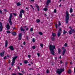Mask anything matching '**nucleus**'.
<instances>
[{
  "label": "nucleus",
  "mask_w": 75,
  "mask_h": 75,
  "mask_svg": "<svg viewBox=\"0 0 75 75\" xmlns=\"http://www.w3.org/2000/svg\"><path fill=\"white\" fill-rule=\"evenodd\" d=\"M55 49V45H49V50L52 55H54L55 54V52H54Z\"/></svg>",
  "instance_id": "f257e3e1"
},
{
  "label": "nucleus",
  "mask_w": 75,
  "mask_h": 75,
  "mask_svg": "<svg viewBox=\"0 0 75 75\" xmlns=\"http://www.w3.org/2000/svg\"><path fill=\"white\" fill-rule=\"evenodd\" d=\"M66 16L65 22L66 24H68V23L69 19V13L68 11H66Z\"/></svg>",
  "instance_id": "f03ea898"
},
{
  "label": "nucleus",
  "mask_w": 75,
  "mask_h": 75,
  "mask_svg": "<svg viewBox=\"0 0 75 75\" xmlns=\"http://www.w3.org/2000/svg\"><path fill=\"white\" fill-rule=\"evenodd\" d=\"M65 69L60 68V69H57L56 71L57 74H58V75H61V74L63 72H64Z\"/></svg>",
  "instance_id": "7ed1b4c3"
},
{
  "label": "nucleus",
  "mask_w": 75,
  "mask_h": 75,
  "mask_svg": "<svg viewBox=\"0 0 75 75\" xmlns=\"http://www.w3.org/2000/svg\"><path fill=\"white\" fill-rule=\"evenodd\" d=\"M13 15V13H11L10 15V16L9 17V18L8 19V21L9 24H10V25H12V24H13V23L12 21H11V18L12 17V15Z\"/></svg>",
  "instance_id": "20e7f679"
},
{
  "label": "nucleus",
  "mask_w": 75,
  "mask_h": 75,
  "mask_svg": "<svg viewBox=\"0 0 75 75\" xmlns=\"http://www.w3.org/2000/svg\"><path fill=\"white\" fill-rule=\"evenodd\" d=\"M18 58V56H16L15 57H14L12 59V63L11 64V65L13 66L14 65V64L15 63V61H16V58Z\"/></svg>",
  "instance_id": "39448f33"
},
{
  "label": "nucleus",
  "mask_w": 75,
  "mask_h": 75,
  "mask_svg": "<svg viewBox=\"0 0 75 75\" xmlns=\"http://www.w3.org/2000/svg\"><path fill=\"white\" fill-rule=\"evenodd\" d=\"M25 11L23 9H21L20 11V14L19 15L20 18H22V13L24 14Z\"/></svg>",
  "instance_id": "423d86ee"
},
{
  "label": "nucleus",
  "mask_w": 75,
  "mask_h": 75,
  "mask_svg": "<svg viewBox=\"0 0 75 75\" xmlns=\"http://www.w3.org/2000/svg\"><path fill=\"white\" fill-rule=\"evenodd\" d=\"M2 31H3V24L1 22H0V32H1Z\"/></svg>",
  "instance_id": "0eeeda50"
},
{
  "label": "nucleus",
  "mask_w": 75,
  "mask_h": 75,
  "mask_svg": "<svg viewBox=\"0 0 75 75\" xmlns=\"http://www.w3.org/2000/svg\"><path fill=\"white\" fill-rule=\"evenodd\" d=\"M18 36L19 38H18V40H21L22 38V34L21 33H19Z\"/></svg>",
  "instance_id": "6e6552de"
},
{
  "label": "nucleus",
  "mask_w": 75,
  "mask_h": 75,
  "mask_svg": "<svg viewBox=\"0 0 75 75\" xmlns=\"http://www.w3.org/2000/svg\"><path fill=\"white\" fill-rule=\"evenodd\" d=\"M51 0H47V1L46 3V4L47 6H48L49 4L51 3Z\"/></svg>",
  "instance_id": "1a4fd4ad"
},
{
  "label": "nucleus",
  "mask_w": 75,
  "mask_h": 75,
  "mask_svg": "<svg viewBox=\"0 0 75 75\" xmlns=\"http://www.w3.org/2000/svg\"><path fill=\"white\" fill-rule=\"evenodd\" d=\"M11 50V51H13L14 50V47H13V45H11L10 46H9L8 47Z\"/></svg>",
  "instance_id": "9d476101"
},
{
  "label": "nucleus",
  "mask_w": 75,
  "mask_h": 75,
  "mask_svg": "<svg viewBox=\"0 0 75 75\" xmlns=\"http://www.w3.org/2000/svg\"><path fill=\"white\" fill-rule=\"evenodd\" d=\"M35 6L37 8V10L38 11H40V8L39 7V6H38V4H35Z\"/></svg>",
  "instance_id": "9b49d317"
},
{
  "label": "nucleus",
  "mask_w": 75,
  "mask_h": 75,
  "mask_svg": "<svg viewBox=\"0 0 75 75\" xmlns=\"http://www.w3.org/2000/svg\"><path fill=\"white\" fill-rule=\"evenodd\" d=\"M61 33L59 31H58L57 32V35L58 37H59L61 36Z\"/></svg>",
  "instance_id": "f8f14e48"
},
{
  "label": "nucleus",
  "mask_w": 75,
  "mask_h": 75,
  "mask_svg": "<svg viewBox=\"0 0 75 75\" xmlns=\"http://www.w3.org/2000/svg\"><path fill=\"white\" fill-rule=\"evenodd\" d=\"M6 27L7 29V30H9V29H10V25L7 23V25L6 26Z\"/></svg>",
  "instance_id": "ddd939ff"
},
{
  "label": "nucleus",
  "mask_w": 75,
  "mask_h": 75,
  "mask_svg": "<svg viewBox=\"0 0 75 75\" xmlns=\"http://www.w3.org/2000/svg\"><path fill=\"white\" fill-rule=\"evenodd\" d=\"M4 51L0 53V56H1V57H3V56L4 55Z\"/></svg>",
  "instance_id": "4468645a"
},
{
  "label": "nucleus",
  "mask_w": 75,
  "mask_h": 75,
  "mask_svg": "<svg viewBox=\"0 0 75 75\" xmlns=\"http://www.w3.org/2000/svg\"><path fill=\"white\" fill-rule=\"evenodd\" d=\"M12 34L13 36H15V35H17V33L15 32H12Z\"/></svg>",
  "instance_id": "2eb2a0df"
},
{
  "label": "nucleus",
  "mask_w": 75,
  "mask_h": 75,
  "mask_svg": "<svg viewBox=\"0 0 75 75\" xmlns=\"http://www.w3.org/2000/svg\"><path fill=\"white\" fill-rule=\"evenodd\" d=\"M65 52H66V49H64L62 52V55H65Z\"/></svg>",
  "instance_id": "dca6fc26"
},
{
  "label": "nucleus",
  "mask_w": 75,
  "mask_h": 75,
  "mask_svg": "<svg viewBox=\"0 0 75 75\" xmlns=\"http://www.w3.org/2000/svg\"><path fill=\"white\" fill-rule=\"evenodd\" d=\"M20 30L21 31H23V32H24V31H25V29H24L22 27H21L20 28Z\"/></svg>",
  "instance_id": "f3484780"
},
{
  "label": "nucleus",
  "mask_w": 75,
  "mask_h": 75,
  "mask_svg": "<svg viewBox=\"0 0 75 75\" xmlns=\"http://www.w3.org/2000/svg\"><path fill=\"white\" fill-rule=\"evenodd\" d=\"M16 5L17 6H21V4H20V2H18L17 4Z\"/></svg>",
  "instance_id": "a211bd4d"
},
{
  "label": "nucleus",
  "mask_w": 75,
  "mask_h": 75,
  "mask_svg": "<svg viewBox=\"0 0 75 75\" xmlns=\"http://www.w3.org/2000/svg\"><path fill=\"white\" fill-rule=\"evenodd\" d=\"M56 35H56V34H55V33H52V36H53V37H55Z\"/></svg>",
  "instance_id": "6ab92c4d"
},
{
  "label": "nucleus",
  "mask_w": 75,
  "mask_h": 75,
  "mask_svg": "<svg viewBox=\"0 0 75 75\" xmlns=\"http://www.w3.org/2000/svg\"><path fill=\"white\" fill-rule=\"evenodd\" d=\"M61 25V22L59 21L58 23L57 24V25L58 27L60 26V25Z\"/></svg>",
  "instance_id": "aec40b11"
},
{
  "label": "nucleus",
  "mask_w": 75,
  "mask_h": 75,
  "mask_svg": "<svg viewBox=\"0 0 75 75\" xmlns=\"http://www.w3.org/2000/svg\"><path fill=\"white\" fill-rule=\"evenodd\" d=\"M24 63L25 64H28V61H27V60H25L24 61Z\"/></svg>",
  "instance_id": "412c9836"
},
{
  "label": "nucleus",
  "mask_w": 75,
  "mask_h": 75,
  "mask_svg": "<svg viewBox=\"0 0 75 75\" xmlns=\"http://www.w3.org/2000/svg\"><path fill=\"white\" fill-rule=\"evenodd\" d=\"M70 13H72V12H73V9L72 8H70Z\"/></svg>",
  "instance_id": "4be33fe9"
},
{
  "label": "nucleus",
  "mask_w": 75,
  "mask_h": 75,
  "mask_svg": "<svg viewBox=\"0 0 75 75\" xmlns=\"http://www.w3.org/2000/svg\"><path fill=\"white\" fill-rule=\"evenodd\" d=\"M61 50L60 48H59L58 49V54H59L60 52H61Z\"/></svg>",
  "instance_id": "5701e85b"
},
{
  "label": "nucleus",
  "mask_w": 75,
  "mask_h": 75,
  "mask_svg": "<svg viewBox=\"0 0 75 75\" xmlns=\"http://www.w3.org/2000/svg\"><path fill=\"white\" fill-rule=\"evenodd\" d=\"M36 22L37 23H39L40 22V19H38L36 20Z\"/></svg>",
  "instance_id": "b1692460"
},
{
  "label": "nucleus",
  "mask_w": 75,
  "mask_h": 75,
  "mask_svg": "<svg viewBox=\"0 0 75 75\" xmlns=\"http://www.w3.org/2000/svg\"><path fill=\"white\" fill-rule=\"evenodd\" d=\"M66 33H67V31H65V30H63V33L64 34H65Z\"/></svg>",
  "instance_id": "393cba45"
},
{
  "label": "nucleus",
  "mask_w": 75,
  "mask_h": 75,
  "mask_svg": "<svg viewBox=\"0 0 75 75\" xmlns=\"http://www.w3.org/2000/svg\"><path fill=\"white\" fill-rule=\"evenodd\" d=\"M39 35H42V34H43L42 33V32H39Z\"/></svg>",
  "instance_id": "a878e982"
},
{
  "label": "nucleus",
  "mask_w": 75,
  "mask_h": 75,
  "mask_svg": "<svg viewBox=\"0 0 75 75\" xmlns=\"http://www.w3.org/2000/svg\"><path fill=\"white\" fill-rule=\"evenodd\" d=\"M69 34H72V30H69Z\"/></svg>",
  "instance_id": "bb28decb"
},
{
  "label": "nucleus",
  "mask_w": 75,
  "mask_h": 75,
  "mask_svg": "<svg viewBox=\"0 0 75 75\" xmlns=\"http://www.w3.org/2000/svg\"><path fill=\"white\" fill-rule=\"evenodd\" d=\"M48 9L46 8H44V11H47V10H48Z\"/></svg>",
  "instance_id": "cd10ccee"
},
{
  "label": "nucleus",
  "mask_w": 75,
  "mask_h": 75,
  "mask_svg": "<svg viewBox=\"0 0 75 75\" xmlns=\"http://www.w3.org/2000/svg\"><path fill=\"white\" fill-rule=\"evenodd\" d=\"M68 74H71V69H70L68 71Z\"/></svg>",
  "instance_id": "c85d7f7f"
},
{
  "label": "nucleus",
  "mask_w": 75,
  "mask_h": 75,
  "mask_svg": "<svg viewBox=\"0 0 75 75\" xmlns=\"http://www.w3.org/2000/svg\"><path fill=\"white\" fill-rule=\"evenodd\" d=\"M51 40H52V41H54V40H55V38L53 37H52L51 38Z\"/></svg>",
  "instance_id": "c756f323"
},
{
  "label": "nucleus",
  "mask_w": 75,
  "mask_h": 75,
  "mask_svg": "<svg viewBox=\"0 0 75 75\" xmlns=\"http://www.w3.org/2000/svg\"><path fill=\"white\" fill-rule=\"evenodd\" d=\"M30 31L31 32H32V31H33V28H31L30 29Z\"/></svg>",
  "instance_id": "7c9ffc66"
},
{
  "label": "nucleus",
  "mask_w": 75,
  "mask_h": 75,
  "mask_svg": "<svg viewBox=\"0 0 75 75\" xmlns=\"http://www.w3.org/2000/svg\"><path fill=\"white\" fill-rule=\"evenodd\" d=\"M55 27L56 29H57V28H58V25H57V24H55Z\"/></svg>",
  "instance_id": "2f4dec72"
},
{
  "label": "nucleus",
  "mask_w": 75,
  "mask_h": 75,
  "mask_svg": "<svg viewBox=\"0 0 75 75\" xmlns=\"http://www.w3.org/2000/svg\"><path fill=\"white\" fill-rule=\"evenodd\" d=\"M6 33L8 34L11 33V32L9 30H8L6 31Z\"/></svg>",
  "instance_id": "473e14b6"
},
{
  "label": "nucleus",
  "mask_w": 75,
  "mask_h": 75,
  "mask_svg": "<svg viewBox=\"0 0 75 75\" xmlns=\"http://www.w3.org/2000/svg\"><path fill=\"white\" fill-rule=\"evenodd\" d=\"M32 41L33 42H35V38H33V39Z\"/></svg>",
  "instance_id": "72a5a7b5"
},
{
  "label": "nucleus",
  "mask_w": 75,
  "mask_h": 75,
  "mask_svg": "<svg viewBox=\"0 0 75 75\" xmlns=\"http://www.w3.org/2000/svg\"><path fill=\"white\" fill-rule=\"evenodd\" d=\"M40 46L41 48H43V47H44V45L42 44H40Z\"/></svg>",
  "instance_id": "f704fd0d"
},
{
  "label": "nucleus",
  "mask_w": 75,
  "mask_h": 75,
  "mask_svg": "<svg viewBox=\"0 0 75 75\" xmlns=\"http://www.w3.org/2000/svg\"><path fill=\"white\" fill-rule=\"evenodd\" d=\"M71 32L72 33H75V30H74V29H72L71 30Z\"/></svg>",
  "instance_id": "c9c22d12"
},
{
  "label": "nucleus",
  "mask_w": 75,
  "mask_h": 75,
  "mask_svg": "<svg viewBox=\"0 0 75 75\" xmlns=\"http://www.w3.org/2000/svg\"><path fill=\"white\" fill-rule=\"evenodd\" d=\"M54 13H57V10L56 9H54Z\"/></svg>",
  "instance_id": "e433bc0d"
},
{
  "label": "nucleus",
  "mask_w": 75,
  "mask_h": 75,
  "mask_svg": "<svg viewBox=\"0 0 75 75\" xmlns=\"http://www.w3.org/2000/svg\"><path fill=\"white\" fill-rule=\"evenodd\" d=\"M64 46L65 47H68V46L67 45V43H65L64 44Z\"/></svg>",
  "instance_id": "4c0bfd02"
},
{
  "label": "nucleus",
  "mask_w": 75,
  "mask_h": 75,
  "mask_svg": "<svg viewBox=\"0 0 75 75\" xmlns=\"http://www.w3.org/2000/svg\"><path fill=\"white\" fill-rule=\"evenodd\" d=\"M7 45H8V44L7 43H5V47H7Z\"/></svg>",
  "instance_id": "58836bf2"
},
{
  "label": "nucleus",
  "mask_w": 75,
  "mask_h": 75,
  "mask_svg": "<svg viewBox=\"0 0 75 75\" xmlns=\"http://www.w3.org/2000/svg\"><path fill=\"white\" fill-rule=\"evenodd\" d=\"M13 14L14 16H17V14L16 13H13Z\"/></svg>",
  "instance_id": "ea45409f"
},
{
  "label": "nucleus",
  "mask_w": 75,
  "mask_h": 75,
  "mask_svg": "<svg viewBox=\"0 0 75 75\" xmlns=\"http://www.w3.org/2000/svg\"><path fill=\"white\" fill-rule=\"evenodd\" d=\"M32 48L33 49H34L35 48V46H33L32 47Z\"/></svg>",
  "instance_id": "a19ab883"
},
{
  "label": "nucleus",
  "mask_w": 75,
  "mask_h": 75,
  "mask_svg": "<svg viewBox=\"0 0 75 75\" xmlns=\"http://www.w3.org/2000/svg\"><path fill=\"white\" fill-rule=\"evenodd\" d=\"M46 73L47 74H48L49 73V70H48V69H47L46 71Z\"/></svg>",
  "instance_id": "79ce46f5"
},
{
  "label": "nucleus",
  "mask_w": 75,
  "mask_h": 75,
  "mask_svg": "<svg viewBox=\"0 0 75 75\" xmlns=\"http://www.w3.org/2000/svg\"><path fill=\"white\" fill-rule=\"evenodd\" d=\"M18 74L19 75H23V74H21V73H18Z\"/></svg>",
  "instance_id": "37998d69"
},
{
  "label": "nucleus",
  "mask_w": 75,
  "mask_h": 75,
  "mask_svg": "<svg viewBox=\"0 0 75 75\" xmlns=\"http://www.w3.org/2000/svg\"><path fill=\"white\" fill-rule=\"evenodd\" d=\"M0 13L1 14H3V11L1 10H0Z\"/></svg>",
  "instance_id": "c03bdc74"
},
{
  "label": "nucleus",
  "mask_w": 75,
  "mask_h": 75,
  "mask_svg": "<svg viewBox=\"0 0 75 75\" xmlns=\"http://www.w3.org/2000/svg\"><path fill=\"white\" fill-rule=\"evenodd\" d=\"M10 62H11V61L10 59H9L8 61V63H9V64H10Z\"/></svg>",
  "instance_id": "a18cd8bd"
},
{
  "label": "nucleus",
  "mask_w": 75,
  "mask_h": 75,
  "mask_svg": "<svg viewBox=\"0 0 75 75\" xmlns=\"http://www.w3.org/2000/svg\"><path fill=\"white\" fill-rule=\"evenodd\" d=\"M7 57H8V58H10V57H11V56L10 55H8L7 54Z\"/></svg>",
  "instance_id": "49530a36"
},
{
  "label": "nucleus",
  "mask_w": 75,
  "mask_h": 75,
  "mask_svg": "<svg viewBox=\"0 0 75 75\" xmlns=\"http://www.w3.org/2000/svg\"><path fill=\"white\" fill-rule=\"evenodd\" d=\"M37 55L38 57H39V56H40V53H38L37 54Z\"/></svg>",
  "instance_id": "de8ad7c7"
},
{
  "label": "nucleus",
  "mask_w": 75,
  "mask_h": 75,
  "mask_svg": "<svg viewBox=\"0 0 75 75\" xmlns=\"http://www.w3.org/2000/svg\"><path fill=\"white\" fill-rule=\"evenodd\" d=\"M28 58H30V57H31V55H30V54H28Z\"/></svg>",
  "instance_id": "09e8293b"
},
{
  "label": "nucleus",
  "mask_w": 75,
  "mask_h": 75,
  "mask_svg": "<svg viewBox=\"0 0 75 75\" xmlns=\"http://www.w3.org/2000/svg\"><path fill=\"white\" fill-rule=\"evenodd\" d=\"M5 44H8V41H7V40L6 41Z\"/></svg>",
  "instance_id": "8fccbe9b"
},
{
  "label": "nucleus",
  "mask_w": 75,
  "mask_h": 75,
  "mask_svg": "<svg viewBox=\"0 0 75 75\" xmlns=\"http://www.w3.org/2000/svg\"><path fill=\"white\" fill-rule=\"evenodd\" d=\"M7 58V57L6 56H5L4 57V59H5L6 58Z\"/></svg>",
  "instance_id": "3c124183"
},
{
  "label": "nucleus",
  "mask_w": 75,
  "mask_h": 75,
  "mask_svg": "<svg viewBox=\"0 0 75 75\" xmlns=\"http://www.w3.org/2000/svg\"><path fill=\"white\" fill-rule=\"evenodd\" d=\"M26 38H27V41L28 40V36H27L26 37Z\"/></svg>",
  "instance_id": "603ef678"
},
{
  "label": "nucleus",
  "mask_w": 75,
  "mask_h": 75,
  "mask_svg": "<svg viewBox=\"0 0 75 75\" xmlns=\"http://www.w3.org/2000/svg\"><path fill=\"white\" fill-rule=\"evenodd\" d=\"M17 68L18 69H20V67L18 66H17Z\"/></svg>",
  "instance_id": "864d4df0"
},
{
  "label": "nucleus",
  "mask_w": 75,
  "mask_h": 75,
  "mask_svg": "<svg viewBox=\"0 0 75 75\" xmlns=\"http://www.w3.org/2000/svg\"><path fill=\"white\" fill-rule=\"evenodd\" d=\"M23 44L24 45H25V42H23Z\"/></svg>",
  "instance_id": "5fc2aeb1"
},
{
  "label": "nucleus",
  "mask_w": 75,
  "mask_h": 75,
  "mask_svg": "<svg viewBox=\"0 0 75 75\" xmlns=\"http://www.w3.org/2000/svg\"><path fill=\"white\" fill-rule=\"evenodd\" d=\"M62 31V30H61V28H59V31Z\"/></svg>",
  "instance_id": "6e6d98bb"
},
{
  "label": "nucleus",
  "mask_w": 75,
  "mask_h": 75,
  "mask_svg": "<svg viewBox=\"0 0 75 75\" xmlns=\"http://www.w3.org/2000/svg\"><path fill=\"white\" fill-rule=\"evenodd\" d=\"M60 62L61 64H62V63H63V62L62 61H60Z\"/></svg>",
  "instance_id": "4d7b16f0"
},
{
  "label": "nucleus",
  "mask_w": 75,
  "mask_h": 75,
  "mask_svg": "<svg viewBox=\"0 0 75 75\" xmlns=\"http://www.w3.org/2000/svg\"><path fill=\"white\" fill-rule=\"evenodd\" d=\"M30 6L31 7V8H33V5H30Z\"/></svg>",
  "instance_id": "13d9d810"
},
{
  "label": "nucleus",
  "mask_w": 75,
  "mask_h": 75,
  "mask_svg": "<svg viewBox=\"0 0 75 75\" xmlns=\"http://www.w3.org/2000/svg\"><path fill=\"white\" fill-rule=\"evenodd\" d=\"M16 29H17V28H16L15 27H13V30H14V29L16 30Z\"/></svg>",
  "instance_id": "bf43d9fd"
},
{
  "label": "nucleus",
  "mask_w": 75,
  "mask_h": 75,
  "mask_svg": "<svg viewBox=\"0 0 75 75\" xmlns=\"http://www.w3.org/2000/svg\"><path fill=\"white\" fill-rule=\"evenodd\" d=\"M12 75H16V74L15 73H13L12 74Z\"/></svg>",
  "instance_id": "052dcab7"
},
{
  "label": "nucleus",
  "mask_w": 75,
  "mask_h": 75,
  "mask_svg": "<svg viewBox=\"0 0 75 75\" xmlns=\"http://www.w3.org/2000/svg\"><path fill=\"white\" fill-rule=\"evenodd\" d=\"M4 11H7V9H4Z\"/></svg>",
  "instance_id": "680f3d73"
},
{
  "label": "nucleus",
  "mask_w": 75,
  "mask_h": 75,
  "mask_svg": "<svg viewBox=\"0 0 75 75\" xmlns=\"http://www.w3.org/2000/svg\"><path fill=\"white\" fill-rule=\"evenodd\" d=\"M26 31H27L28 30V28H27L26 29Z\"/></svg>",
  "instance_id": "e2e57ef3"
},
{
  "label": "nucleus",
  "mask_w": 75,
  "mask_h": 75,
  "mask_svg": "<svg viewBox=\"0 0 75 75\" xmlns=\"http://www.w3.org/2000/svg\"><path fill=\"white\" fill-rule=\"evenodd\" d=\"M44 15H45V17H47V14L45 13L44 14Z\"/></svg>",
  "instance_id": "0e129e2a"
},
{
  "label": "nucleus",
  "mask_w": 75,
  "mask_h": 75,
  "mask_svg": "<svg viewBox=\"0 0 75 75\" xmlns=\"http://www.w3.org/2000/svg\"><path fill=\"white\" fill-rule=\"evenodd\" d=\"M19 65H22V63H20Z\"/></svg>",
  "instance_id": "69168bd1"
},
{
  "label": "nucleus",
  "mask_w": 75,
  "mask_h": 75,
  "mask_svg": "<svg viewBox=\"0 0 75 75\" xmlns=\"http://www.w3.org/2000/svg\"><path fill=\"white\" fill-rule=\"evenodd\" d=\"M11 69V67H10L9 68H8V69L10 71V70Z\"/></svg>",
  "instance_id": "338daca9"
},
{
  "label": "nucleus",
  "mask_w": 75,
  "mask_h": 75,
  "mask_svg": "<svg viewBox=\"0 0 75 75\" xmlns=\"http://www.w3.org/2000/svg\"><path fill=\"white\" fill-rule=\"evenodd\" d=\"M74 73H75V67H74Z\"/></svg>",
  "instance_id": "774afa93"
}]
</instances>
